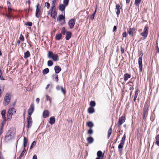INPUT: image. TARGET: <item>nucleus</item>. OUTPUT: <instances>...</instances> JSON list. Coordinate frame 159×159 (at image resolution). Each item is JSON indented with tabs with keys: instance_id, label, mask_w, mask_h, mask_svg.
Masks as SVG:
<instances>
[{
	"instance_id": "1",
	"label": "nucleus",
	"mask_w": 159,
	"mask_h": 159,
	"mask_svg": "<svg viewBox=\"0 0 159 159\" xmlns=\"http://www.w3.org/2000/svg\"><path fill=\"white\" fill-rule=\"evenodd\" d=\"M15 135V133L14 129L10 128L8 131L5 137V140L8 142L14 139Z\"/></svg>"
},
{
	"instance_id": "2",
	"label": "nucleus",
	"mask_w": 159,
	"mask_h": 159,
	"mask_svg": "<svg viewBox=\"0 0 159 159\" xmlns=\"http://www.w3.org/2000/svg\"><path fill=\"white\" fill-rule=\"evenodd\" d=\"M55 0H53L52 1V6L50 10L48 12V15H51L52 17L55 19L57 16V13L55 7Z\"/></svg>"
},
{
	"instance_id": "3",
	"label": "nucleus",
	"mask_w": 159,
	"mask_h": 159,
	"mask_svg": "<svg viewBox=\"0 0 159 159\" xmlns=\"http://www.w3.org/2000/svg\"><path fill=\"white\" fill-rule=\"evenodd\" d=\"M36 10L35 12V16L37 18H39L42 15L41 6L39 3H38L36 6Z\"/></svg>"
},
{
	"instance_id": "4",
	"label": "nucleus",
	"mask_w": 159,
	"mask_h": 159,
	"mask_svg": "<svg viewBox=\"0 0 159 159\" xmlns=\"http://www.w3.org/2000/svg\"><path fill=\"white\" fill-rule=\"evenodd\" d=\"M11 97V95L10 93H6L3 101V105L5 106H6L9 104L10 102Z\"/></svg>"
},
{
	"instance_id": "5",
	"label": "nucleus",
	"mask_w": 159,
	"mask_h": 159,
	"mask_svg": "<svg viewBox=\"0 0 159 159\" xmlns=\"http://www.w3.org/2000/svg\"><path fill=\"white\" fill-rule=\"evenodd\" d=\"M125 134L122 138L120 143L119 144L118 148L120 151H121L125 143Z\"/></svg>"
},
{
	"instance_id": "6",
	"label": "nucleus",
	"mask_w": 159,
	"mask_h": 159,
	"mask_svg": "<svg viewBox=\"0 0 159 159\" xmlns=\"http://www.w3.org/2000/svg\"><path fill=\"white\" fill-rule=\"evenodd\" d=\"M75 20L74 19H70L68 22V24L70 29H73L75 24Z\"/></svg>"
},
{
	"instance_id": "7",
	"label": "nucleus",
	"mask_w": 159,
	"mask_h": 159,
	"mask_svg": "<svg viewBox=\"0 0 159 159\" xmlns=\"http://www.w3.org/2000/svg\"><path fill=\"white\" fill-rule=\"evenodd\" d=\"M148 111V107L147 106L145 105L144 107L143 113V118L145 119L147 116Z\"/></svg>"
},
{
	"instance_id": "8",
	"label": "nucleus",
	"mask_w": 159,
	"mask_h": 159,
	"mask_svg": "<svg viewBox=\"0 0 159 159\" xmlns=\"http://www.w3.org/2000/svg\"><path fill=\"white\" fill-rule=\"evenodd\" d=\"M125 120V117L122 116L119 118L118 122L117 123L118 126H120L124 122Z\"/></svg>"
},
{
	"instance_id": "9",
	"label": "nucleus",
	"mask_w": 159,
	"mask_h": 159,
	"mask_svg": "<svg viewBox=\"0 0 159 159\" xmlns=\"http://www.w3.org/2000/svg\"><path fill=\"white\" fill-rule=\"evenodd\" d=\"M143 54L142 55L141 57H139V58L138 60V64L139 66V70L140 71L142 72V71L143 70V65L142 63V57Z\"/></svg>"
},
{
	"instance_id": "10",
	"label": "nucleus",
	"mask_w": 159,
	"mask_h": 159,
	"mask_svg": "<svg viewBox=\"0 0 159 159\" xmlns=\"http://www.w3.org/2000/svg\"><path fill=\"white\" fill-rule=\"evenodd\" d=\"M34 110V105L33 104H31L28 111V114L31 116Z\"/></svg>"
},
{
	"instance_id": "11",
	"label": "nucleus",
	"mask_w": 159,
	"mask_h": 159,
	"mask_svg": "<svg viewBox=\"0 0 159 159\" xmlns=\"http://www.w3.org/2000/svg\"><path fill=\"white\" fill-rule=\"evenodd\" d=\"M28 125H27V127L29 128L31 127L32 125V118L30 116H29L27 118Z\"/></svg>"
},
{
	"instance_id": "12",
	"label": "nucleus",
	"mask_w": 159,
	"mask_h": 159,
	"mask_svg": "<svg viewBox=\"0 0 159 159\" xmlns=\"http://www.w3.org/2000/svg\"><path fill=\"white\" fill-rule=\"evenodd\" d=\"M97 155L98 157L95 159H102L103 158L104 154L101 151H99L97 153Z\"/></svg>"
},
{
	"instance_id": "13",
	"label": "nucleus",
	"mask_w": 159,
	"mask_h": 159,
	"mask_svg": "<svg viewBox=\"0 0 159 159\" xmlns=\"http://www.w3.org/2000/svg\"><path fill=\"white\" fill-rule=\"evenodd\" d=\"M16 110L14 108H10L8 111V113L10 114L11 113V115H13L16 112Z\"/></svg>"
},
{
	"instance_id": "14",
	"label": "nucleus",
	"mask_w": 159,
	"mask_h": 159,
	"mask_svg": "<svg viewBox=\"0 0 159 159\" xmlns=\"http://www.w3.org/2000/svg\"><path fill=\"white\" fill-rule=\"evenodd\" d=\"M71 33L70 31L66 32V39L67 40H69L71 38Z\"/></svg>"
},
{
	"instance_id": "15",
	"label": "nucleus",
	"mask_w": 159,
	"mask_h": 159,
	"mask_svg": "<svg viewBox=\"0 0 159 159\" xmlns=\"http://www.w3.org/2000/svg\"><path fill=\"white\" fill-rule=\"evenodd\" d=\"M49 115V112L48 110H45L43 112V116L44 118H46Z\"/></svg>"
},
{
	"instance_id": "16",
	"label": "nucleus",
	"mask_w": 159,
	"mask_h": 159,
	"mask_svg": "<svg viewBox=\"0 0 159 159\" xmlns=\"http://www.w3.org/2000/svg\"><path fill=\"white\" fill-rule=\"evenodd\" d=\"M6 111L5 110H2L1 112L2 117L3 119V121H5L6 120V117L5 116Z\"/></svg>"
},
{
	"instance_id": "17",
	"label": "nucleus",
	"mask_w": 159,
	"mask_h": 159,
	"mask_svg": "<svg viewBox=\"0 0 159 159\" xmlns=\"http://www.w3.org/2000/svg\"><path fill=\"white\" fill-rule=\"evenodd\" d=\"M135 29L134 28H129L128 33L130 35L132 36L133 35V33L135 30Z\"/></svg>"
},
{
	"instance_id": "18",
	"label": "nucleus",
	"mask_w": 159,
	"mask_h": 159,
	"mask_svg": "<svg viewBox=\"0 0 159 159\" xmlns=\"http://www.w3.org/2000/svg\"><path fill=\"white\" fill-rule=\"evenodd\" d=\"M123 77L124 80L126 81L128 80L129 78L131 77V75L128 73H125Z\"/></svg>"
},
{
	"instance_id": "19",
	"label": "nucleus",
	"mask_w": 159,
	"mask_h": 159,
	"mask_svg": "<svg viewBox=\"0 0 159 159\" xmlns=\"http://www.w3.org/2000/svg\"><path fill=\"white\" fill-rule=\"evenodd\" d=\"M55 72L56 73H59L61 70V68L59 66H57L54 67Z\"/></svg>"
},
{
	"instance_id": "20",
	"label": "nucleus",
	"mask_w": 159,
	"mask_h": 159,
	"mask_svg": "<svg viewBox=\"0 0 159 159\" xmlns=\"http://www.w3.org/2000/svg\"><path fill=\"white\" fill-rule=\"evenodd\" d=\"M116 8L117 10L116 13L118 15L120 14V10L121 9L120 7L119 4H116Z\"/></svg>"
},
{
	"instance_id": "21",
	"label": "nucleus",
	"mask_w": 159,
	"mask_h": 159,
	"mask_svg": "<svg viewBox=\"0 0 159 159\" xmlns=\"http://www.w3.org/2000/svg\"><path fill=\"white\" fill-rule=\"evenodd\" d=\"M66 6H65L63 4H61L59 7V10L61 11H64L66 8Z\"/></svg>"
},
{
	"instance_id": "22",
	"label": "nucleus",
	"mask_w": 159,
	"mask_h": 159,
	"mask_svg": "<svg viewBox=\"0 0 159 159\" xmlns=\"http://www.w3.org/2000/svg\"><path fill=\"white\" fill-rule=\"evenodd\" d=\"M87 140L88 143L90 144L92 143L94 141L93 138L91 137H89L87 139Z\"/></svg>"
},
{
	"instance_id": "23",
	"label": "nucleus",
	"mask_w": 159,
	"mask_h": 159,
	"mask_svg": "<svg viewBox=\"0 0 159 159\" xmlns=\"http://www.w3.org/2000/svg\"><path fill=\"white\" fill-rule=\"evenodd\" d=\"M58 55L57 54H54L52 57V59L55 61H56L58 60Z\"/></svg>"
},
{
	"instance_id": "24",
	"label": "nucleus",
	"mask_w": 159,
	"mask_h": 159,
	"mask_svg": "<svg viewBox=\"0 0 159 159\" xmlns=\"http://www.w3.org/2000/svg\"><path fill=\"white\" fill-rule=\"evenodd\" d=\"M30 56V53L29 51H27L24 53V58L26 59Z\"/></svg>"
},
{
	"instance_id": "25",
	"label": "nucleus",
	"mask_w": 159,
	"mask_h": 159,
	"mask_svg": "<svg viewBox=\"0 0 159 159\" xmlns=\"http://www.w3.org/2000/svg\"><path fill=\"white\" fill-rule=\"evenodd\" d=\"M88 111L89 113L92 114L94 112V109L92 107H90L88 109Z\"/></svg>"
},
{
	"instance_id": "26",
	"label": "nucleus",
	"mask_w": 159,
	"mask_h": 159,
	"mask_svg": "<svg viewBox=\"0 0 159 159\" xmlns=\"http://www.w3.org/2000/svg\"><path fill=\"white\" fill-rule=\"evenodd\" d=\"M55 121V119L54 118L51 117L50 118V120L49 121V123L51 125L53 124Z\"/></svg>"
},
{
	"instance_id": "27",
	"label": "nucleus",
	"mask_w": 159,
	"mask_h": 159,
	"mask_svg": "<svg viewBox=\"0 0 159 159\" xmlns=\"http://www.w3.org/2000/svg\"><path fill=\"white\" fill-rule=\"evenodd\" d=\"M7 4H9L8 6V12L11 11L12 9L11 3L9 2H7Z\"/></svg>"
},
{
	"instance_id": "28",
	"label": "nucleus",
	"mask_w": 159,
	"mask_h": 159,
	"mask_svg": "<svg viewBox=\"0 0 159 159\" xmlns=\"http://www.w3.org/2000/svg\"><path fill=\"white\" fill-rule=\"evenodd\" d=\"M155 139L156 140L155 143L157 146H159V135H157L156 136Z\"/></svg>"
},
{
	"instance_id": "29",
	"label": "nucleus",
	"mask_w": 159,
	"mask_h": 159,
	"mask_svg": "<svg viewBox=\"0 0 159 159\" xmlns=\"http://www.w3.org/2000/svg\"><path fill=\"white\" fill-rule=\"evenodd\" d=\"M27 142L28 139L25 137H24L23 142V145L24 147H26Z\"/></svg>"
},
{
	"instance_id": "30",
	"label": "nucleus",
	"mask_w": 159,
	"mask_h": 159,
	"mask_svg": "<svg viewBox=\"0 0 159 159\" xmlns=\"http://www.w3.org/2000/svg\"><path fill=\"white\" fill-rule=\"evenodd\" d=\"M87 125L89 127V128H92L93 126V124L91 121L89 122L87 124Z\"/></svg>"
},
{
	"instance_id": "31",
	"label": "nucleus",
	"mask_w": 159,
	"mask_h": 159,
	"mask_svg": "<svg viewBox=\"0 0 159 159\" xmlns=\"http://www.w3.org/2000/svg\"><path fill=\"white\" fill-rule=\"evenodd\" d=\"M61 34H57L56 36V40H60L61 38Z\"/></svg>"
},
{
	"instance_id": "32",
	"label": "nucleus",
	"mask_w": 159,
	"mask_h": 159,
	"mask_svg": "<svg viewBox=\"0 0 159 159\" xmlns=\"http://www.w3.org/2000/svg\"><path fill=\"white\" fill-rule=\"evenodd\" d=\"M49 69L48 68H46L44 69L43 70V73L44 74H46L49 72Z\"/></svg>"
},
{
	"instance_id": "33",
	"label": "nucleus",
	"mask_w": 159,
	"mask_h": 159,
	"mask_svg": "<svg viewBox=\"0 0 159 159\" xmlns=\"http://www.w3.org/2000/svg\"><path fill=\"white\" fill-rule=\"evenodd\" d=\"M112 133L111 128H110L108 130V131L107 137L109 139Z\"/></svg>"
},
{
	"instance_id": "34",
	"label": "nucleus",
	"mask_w": 159,
	"mask_h": 159,
	"mask_svg": "<svg viewBox=\"0 0 159 159\" xmlns=\"http://www.w3.org/2000/svg\"><path fill=\"white\" fill-rule=\"evenodd\" d=\"M138 91H139L137 89L135 92V94H134V101H135L136 100V98L137 97V96H138Z\"/></svg>"
},
{
	"instance_id": "35",
	"label": "nucleus",
	"mask_w": 159,
	"mask_h": 159,
	"mask_svg": "<svg viewBox=\"0 0 159 159\" xmlns=\"http://www.w3.org/2000/svg\"><path fill=\"white\" fill-rule=\"evenodd\" d=\"M54 55L53 53L51 51H49L48 52V57L50 58H52V57Z\"/></svg>"
},
{
	"instance_id": "36",
	"label": "nucleus",
	"mask_w": 159,
	"mask_h": 159,
	"mask_svg": "<svg viewBox=\"0 0 159 159\" xmlns=\"http://www.w3.org/2000/svg\"><path fill=\"white\" fill-rule=\"evenodd\" d=\"M90 105L91 106L90 107H94L96 105V103L94 101H91L90 102Z\"/></svg>"
},
{
	"instance_id": "37",
	"label": "nucleus",
	"mask_w": 159,
	"mask_h": 159,
	"mask_svg": "<svg viewBox=\"0 0 159 159\" xmlns=\"http://www.w3.org/2000/svg\"><path fill=\"white\" fill-rule=\"evenodd\" d=\"M148 34L147 33L144 32H143L140 34V35L143 37H144V38H145L147 37Z\"/></svg>"
},
{
	"instance_id": "38",
	"label": "nucleus",
	"mask_w": 159,
	"mask_h": 159,
	"mask_svg": "<svg viewBox=\"0 0 159 159\" xmlns=\"http://www.w3.org/2000/svg\"><path fill=\"white\" fill-rule=\"evenodd\" d=\"M53 78L54 80H55L56 82H58V75H55L53 76Z\"/></svg>"
},
{
	"instance_id": "39",
	"label": "nucleus",
	"mask_w": 159,
	"mask_h": 159,
	"mask_svg": "<svg viewBox=\"0 0 159 159\" xmlns=\"http://www.w3.org/2000/svg\"><path fill=\"white\" fill-rule=\"evenodd\" d=\"M141 0H135L134 4L136 6H139Z\"/></svg>"
},
{
	"instance_id": "40",
	"label": "nucleus",
	"mask_w": 159,
	"mask_h": 159,
	"mask_svg": "<svg viewBox=\"0 0 159 159\" xmlns=\"http://www.w3.org/2000/svg\"><path fill=\"white\" fill-rule=\"evenodd\" d=\"M46 101H49V102H50V103H51V101H52V99L50 98V97L49 96H48V95H46Z\"/></svg>"
},
{
	"instance_id": "41",
	"label": "nucleus",
	"mask_w": 159,
	"mask_h": 159,
	"mask_svg": "<svg viewBox=\"0 0 159 159\" xmlns=\"http://www.w3.org/2000/svg\"><path fill=\"white\" fill-rule=\"evenodd\" d=\"M65 17L63 15H60L58 16V19L59 20L61 21L62 20H64Z\"/></svg>"
},
{
	"instance_id": "42",
	"label": "nucleus",
	"mask_w": 159,
	"mask_h": 159,
	"mask_svg": "<svg viewBox=\"0 0 159 159\" xmlns=\"http://www.w3.org/2000/svg\"><path fill=\"white\" fill-rule=\"evenodd\" d=\"M53 65V62L51 60H49L48 61V65L49 66H51Z\"/></svg>"
},
{
	"instance_id": "43",
	"label": "nucleus",
	"mask_w": 159,
	"mask_h": 159,
	"mask_svg": "<svg viewBox=\"0 0 159 159\" xmlns=\"http://www.w3.org/2000/svg\"><path fill=\"white\" fill-rule=\"evenodd\" d=\"M61 92L63 93L64 95L66 93V91L65 89L62 86L61 87Z\"/></svg>"
},
{
	"instance_id": "44",
	"label": "nucleus",
	"mask_w": 159,
	"mask_h": 159,
	"mask_svg": "<svg viewBox=\"0 0 159 159\" xmlns=\"http://www.w3.org/2000/svg\"><path fill=\"white\" fill-rule=\"evenodd\" d=\"M66 32L65 27H63L61 30V34L63 35H65V34H66Z\"/></svg>"
},
{
	"instance_id": "45",
	"label": "nucleus",
	"mask_w": 159,
	"mask_h": 159,
	"mask_svg": "<svg viewBox=\"0 0 159 159\" xmlns=\"http://www.w3.org/2000/svg\"><path fill=\"white\" fill-rule=\"evenodd\" d=\"M12 115H11V113H10V114L8 113L7 114V120L10 121L11 120V118H12Z\"/></svg>"
},
{
	"instance_id": "46",
	"label": "nucleus",
	"mask_w": 159,
	"mask_h": 159,
	"mask_svg": "<svg viewBox=\"0 0 159 159\" xmlns=\"http://www.w3.org/2000/svg\"><path fill=\"white\" fill-rule=\"evenodd\" d=\"M11 11H10V12H8V14L7 15V17L9 20L10 19L12 16V15L11 14Z\"/></svg>"
},
{
	"instance_id": "47",
	"label": "nucleus",
	"mask_w": 159,
	"mask_h": 159,
	"mask_svg": "<svg viewBox=\"0 0 159 159\" xmlns=\"http://www.w3.org/2000/svg\"><path fill=\"white\" fill-rule=\"evenodd\" d=\"M69 0H64L63 1V3H64V5H65V6H66H66H67L68 4V3H69Z\"/></svg>"
},
{
	"instance_id": "48",
	"label": "nucleus",
	"mask_w": 159,
	"mask_h": 159,
	"mask_svg": "<svg viewBox=\"0 0 159 159\" xmlns=\"http://www.w3.org/2000/svg\"><path fill=\"white\" fill-rule=\"evenodd\" d=\"M93 131L92 128H89L88 131V134H93Z\"/></svg>"
},
{
	"instance_id": "49",
	"label": "nucleus",
	"mask_w": 159,
	"mask_h": 159,
	"mask_svg": "<svg viewBox=\"0 0 159 159\" xmlns=\"http://www.w3.org/2000/svg\"><path fill=\"white\" fill-rule=\"evenodd\" d=\"M148 26L147 25L145 26L143 32H145L148 34Z\"/></svg>"
},
{
	"instance_id": "50",
	"label": "nucleus",
	"mask_w": 159,
	"mask_h": 159,
	"mask_svg": "<svg viewBox=\"0 0 159 159\" xmlns=\"http://www.w3.org/2000/svg\"><path fill=\"white\" fill-rule=\"evenodd\" d=\"M0 80H5L3 77L2 75V72L1 70H0Z\"/></svg>"
},
{
	"instance_id": "51",
	"label": "nucleus",
	"mask_w": 159,
	"mask_h": 159,
	"mask_svg": "<svg viewBox=\"0 0 159 159\" xmlns=\"http://www.w3.org/2000/svg\"><path fill=\"white\" fill-rule=\"evenodd\" d=\"M25 153H24L21 152L20 155V156H19V159H20V158H24Z\"/></svg>"
},
{
	"instance_id": "52",
	"label": "nucleus",
	"mask_w": 159,
	"mask_h": 159,
	"mask_svg": "<svg viewBox=\"0 0 159 159\" xmlns=\"http://www.w3.org/2000/svg\"><path fill=\"white\" fill-rule=\"evenodd\" d=\"M19 39L21 41L23 42L24 41V37L23 36V35L21 34L20 35V38H19Z\"/></svg>"
},
{
	"instance_id": "53",
	"label": "nucleus",
	"mask_w": 159,
	"mask_h": 159,
	"mask_svg": "<svg viewBox=\"0 0 159 159\" xmlns=\"http://www.w3.org/2000/svg\"><path fill=\"white\" fill-rule=\"evenodd\" d=\"M36 144V142L35 141H34L32 143L31 146L30 147V148L31 149L33 147H34L35 145Z\"/></svg>"
},
{
	"instance_id": "54",
	"label": "nucleus",
	"mask_w": 159,
	"mask_h": 159,
	"mask_svg": "<svg viewBox=\"0 0 159 159\" xmlns=\"http://www.w3.org/2000/svg\"><path fill=\"white\" fill-rule=\"evenodd\" d=\"M4 90L3 88H2L1 86L0 85V98L2 96V93Z\"/></svg>"
},
{
	"instance_id": "55",
	"label": "nucleus",
	"mask_w": 159,
	"mask_h": 159,
	"mask_svg": "<svg viewBox=\"0 0 159 159\" xmlns=\"http://www.w3.org/2000/svg\"><path fill=\"white\" fill-rule=\"evenodd\" d=\"M45 6H46L48 9H49L50 7V4L48 2H46L45 3Z\"/></svg>"
},
{
	"instance_id": "56",
	"label": "nucleus",
	"mask_w": 159,
	"mask_h": 159,
	"mask_svg": "<svg viewBox=\"0 0 159 159\" xmlns=\"http://www.w3.org/2000/svg\"><path fill=\"white\" fill-rule=\"evenodd\" d=\"M25 25L27 26H31L32 25V22H29L26 23Z\"/></svg>"
},
{
	"instance_id": "57",
	"label": "nucleus",
	"mask_w": 159,
	"mask_h": 159,
	"mask_svg": "<svg viewBox=\"0 0 159 159\" xmlns=\"http://www.w3.org/2000/svg\"><path fill=\"white\" fill-rule=\"evenodd\" d=\"M96 12V10H95L92 16L91 17V19L92 20H93L94 19V17L95 16V15Z\"/></svg>"
},
{
	"instance_id": "58",
	"label": "nucleus",
	"mask_w": 159,
	"mask_h": 159,
	"mask_svg": "<svg viewBox=\"0 0 159 159\" xmlns=\"http://www.w3.org/2000/svg\"><path fill=\"white\" fill-rule=\"evenodd\" d=\"M120 50L122 53H123L124 52L125 50L124 48L122 47H120Z\"/></svg>"
},
{
	"instance_id": "59",
	"label": "nucleus",
	"mask_w": 159,
	"mask_h": 159,
	"mask_svg": "<svg viewBox=\"0 0 159 159\" xmlns=\"http://www.w3.org/2000/svg\"><path fill=\"white\" fill-rule=\"evenodd\" d=\"M127 34L126 32H124L122 34L123 37H125L127 36Z\"/></svg>"
},
{
	"instance_id": "60",
	"label": "nucleus",
	"mask_w": 159,
	"mask_h": 159,
	"mask_svg": "<svg viewBox=\"0 0 159 159\" xmlns=\"http://www.w3.org/2000/svg\"><path fill=\"white\" fill-rule=\"evenodd\" d=\"M117 29V27L116 26H114L113 28V32H114Z\"/></svg>"
},
{
	"instance_id": "61",
	"label": "nucleus",
	"mask_w": 159,
	"mask_h": 159,
	"mask_svg": "<svg viewBox=\"0 0 159 159\" xmlns=\"http://www.w3.org/2000/svg\"><path fill=\"white\" fill-rule=\"evenodd\" d=\"M37 156L35 155L33 156L32 159H37Z\"/></svg>"
},
{
	"instance_id": "62",
	"label": "nucleus",
	"mask_w": 159,
	"mask_h": 159,
	"mask_svg": "<svg viewBox=\"0 0 159 159\" xmlns=\"http://www.w3.org/2000/svg\"><path fill=\"white\" fill-rule=\"evenodd\" d=\"M39 99L38 98H37L36 99V101L37 102V103L38 104L39 103Z\"/></svg>"
},
{
	"instance_id": "63",
	"label": "nucleus",
	"mask_w": 159,
	"mask_h": 159,
	"mask_svg": "<svg viewBox=\"0 0 159 159\" xmlns=\"http://www.w3.org/2000/svg\"><path fill=\"white\" fill-rule=\"evenodd\" d=\"M3 130H2V128H1L0 129V134H2V133H3Z\"/></svg>"
},
{
	"instance_id": "64",
	"label": "nucleus",
	"mask_w": 159,
	"mask_h": 159,
	"mask_svg": "<svg viewBox=\"0 0 159 159\" xmlns=\"http://www.w3.org/2000/svg\"><path fill=\"white\" fill-rule=\"evenodd\" d=\"M60 88H61V87H60V86H57L56 87V89L57 90H60Z\"/></svg>"
}]
</instances>
